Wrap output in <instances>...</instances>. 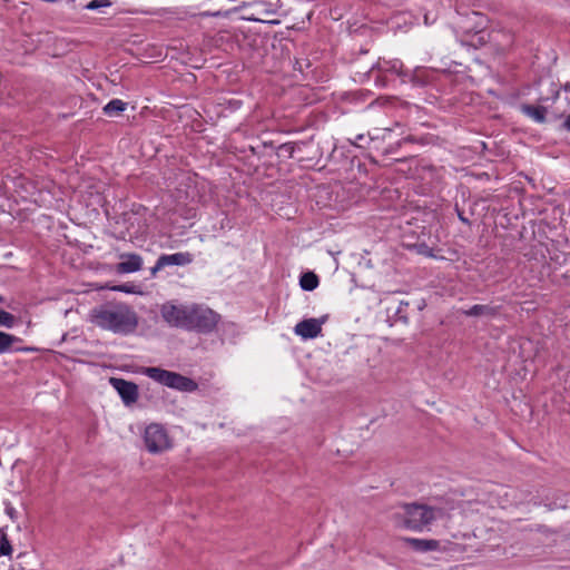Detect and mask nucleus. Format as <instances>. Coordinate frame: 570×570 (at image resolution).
Segmentation results:
<instances>
[{
    "label": "nucleus",
    "mask_w": 570,
    "mask_h": 570,
    "mask_svg": "<svg viewBox=\"0 0 570 570\" xmlns=\"http://www.w3.org/2000/svg\"><path fill=\"white\" fill-rule=\"evenodd\" d=\"M562 128L567 131H570V114L564 118Z\"/></svg>",
    "instance_id": "a878e982"
},
{
    "label": "nucleus",
    "mask_w": 570,
    "mask_h": 570,
    "mask_svg": "<svg viewBox=\"0 0 570 570\" xmlns=\"http://www.w3.org/2000/svg\"><path fill=\"white\" fill-rule=\"evenodd\" d=\"M520 110L538 124H543L547 120L548 110L543 106L523 104L520 106Z\"/></svg>",
    "instance_id": "9b49d317"
},
{
    "label": "nucleus",
    "mask_w": 570,
    "mask_h": 570,
    "mask_svg": "<svg viewBox=\"0 0 570 570\" xmlns=\"http://www.w3.org/2000/svg\"><path fill=\"white\" fill-rule=\"evenodd\" d=\"M373 138L368 135L360 134L354 139H351V142L357 147H365Z\"/></svg>",
    "instance_id": "aec40b11"
},
{
    "label": "nucleus",
    "mask_w": 570,
    "mask_h": 570,
    "mask_svg": "<svg viewBox=\"0 0 570 570\" xmlns=\"http://www.w3.org/2000/svg\"><path fill=\"white\" fill-rule=\"evenodd\" d=\"M6 512H7V514L10 517V519H12V520H13V519L16 518V510H14V508H13V507H11V505H7V508H6Z\"/></svg>",
    "instance_id": "b1692460"
},
{
    "label": "nucleus",
    "mask_w": 570,
    "mask_h": 570,
    "mask_svg": "<svg viewBox=\"0 0 570 570\" xmlns=\"http://www.w3.org/2000/svg\"><path fill=\"white\" fill-rule=\"evenodd\" d=\"M164 385L187 392H191L197 389V384L193 380L170 371L166 374Z\"/></svg>",
    "instance_id": "1a4fd4ad"
},
{
    "label": "nucleus",
    "mask_w": 570,
    "mask_h": 570,
    "mask_svg": "<svg viewBox=\"0 0 570 570\" xmlns=\"http://www.w3.org/2000/svg\"><path fill=\"white\" fill-rule=\"evenodd\" d=\"M144 441L150 453H159L171 446L166 430L157 423H153L146 428Z\"/></svg>",
    "instance_id": "39448f33"
},
{
    "label": "nucleus",
    "mask_w": 570,
    "mask_h": 570,
    "mask_svg": "<svg viewBox=\"0 0 570 570\" xmlns=\"http://www.w3.org/2000/svg\"><path fill=\"white\" fill-rule=\"evenodd\" d=\"M324 322L325 317L307 318L297 323L294 327V332L304 340L315 338L321 334Z\"/></svg>",
    "instance_id": "0eeeda50"
},
{
    "label": "nucleus",
    "mask_w": 570,
    "mask_h": 570,
    "mask_svg": "<svg viewBox=\"0 0 570 570\" xmlns=\"http://www.w3.org/2000/svg\"><path fill=\"white\" fill-rule=\"evenodd\" d=\"M443 514L444 512L440 508L417 503H405L397 507L390 514V519L397 529L422 531L438 519H441Z\"/></svg>",
    "instance_id": "f03ea898"
},
{
    "label": "nucleus",
    "mask_w": 570,
    "mask_h": 570,
    "mask_svg": "<svg viewBox=\"0 0 570 570\" xmlns=\"http://www.w3.org/2000/svg\"><path fill=\"white\" fill-rule=\"evenodd\" d=\"M564 89H566V90L570 89V85H566V86H564Z\"/></svg>",
    "instance_id": "c85d7f7f"
},
{
    "label": "nucleus",
    "mask_w": 570,
    "mask_h": 570,
    "mask_svg": "<svg viewBox=\"0 0 570 570\" xmlns=\"http://www.w3.org/2000/svg\"><path fill=\"white\" fill-rule=\"evenodd\" d=\"M127 107V104L120 99H112L105 107L104 111L108 116H117L122 112Z\"/></svg>",
    "instance_id": "dca6fc26"
},
{
    "label": "nucleus",
    "mask_w": 570,
    "mask_h": 570,
    "mask_svg": "<svg viewBox=\"0 0 570 570\" xmlns=\"http://www.w3.org/2000/svg\"><path fill=\"white\" fill-rule=\"evenodd\" d=\"M120 263L116 265V271L119 274H129L138 272L142 268V257L135 253H124L119 255Z\"/></svg>",
    "instance_id": "6e6552de"
},
{
    "label": "nucleus",
    "mask_w": 570,
    "mask_h": 570,
    "mask_svg": "<svg viewBox=\"0 0 570 570\" xmlns=\"http://www.w3.org/2000/svg\"><path fill=\"white\" fill-rule=\"evenodd\" d=\"M90 321L96 326L115 334L128 335L138 326V315L135 309L122 302H109L95 307Z\"/></svg>",
    "instance_id": "f257e3e1"
},
{
    "label": "nucleus",
    "mask_w": 570,
    "mask_h": 570,
    "mask_svg": "<svg viewBox=\"0 0 570 570\" xmlns=\"http://www.w3.org/2000/svg\"><path fill=\"white\" fill-rule=\"evenodd\" d=\"M114 291L125 292V293H131L132 291L128 288L126 285H119L112 287Z\"/></svg>",
    "instance_id": "393cba45"
},
{
    "label": "nucleus",
    "mask_w": 570,
    "mask_h": 570,
    "mask_svg": "<svg viewBox=\"0 0 570 570\" xmlns=\"http://www.w3.org/2000/svg\"><path fill=\"white\" fill-rule=\"evenodd\" d=\"M190 304L165 303L160 314L166 323L174 327L187 330L189 323Z\"/></svg>",
    "instance_id": "20e7f679"
},
{
    "label": "nucleus",
    "mask_w": 570,
    "mask_h": 570,
    "mask_svg": "<svg viewBox=\"0 0 570 570\" xmlns=\"http://www.w3.org/2000/svg\"><path fill=\"white\" fill-rule=\"evenodd\" d=\"M110 4L111 3L108 0H92L86 6V9L96 10L102 7H109Z\"/></svg>",
    "instance_id": "4be33fe9"
},
{
    "label": "nucleus",
    "mask_w": 570,
    "mask_h": 570,
    "mask_svg": "<svg viewBox=\"0 0 570 570\" xmlns=\"http://www.w3.org/2000/svg\"><path fill=\"white\" fill-rule=\"evenodd\" d=\"M255 6L262 7L261 10L257 11L256 14H252L247 17L250 21H259V22H271V23H277V20L271 19V17L275 16L276 10L272 8L271 4L266 2H257Z\"/></svg>",
    "instance_id": "f8f14e48"
},
{
    "label": "nucleus",
    "mask_w": 570,
    "mask_h": 570,
    "mask_svg": "<svg viewBox=\"0 0 570 570\" xmlns=\"http://www.w3.org/2000/svg\"><path fill=\"white\" fill-rule=\"evenodd\" d=\"M403 541L419 552L435 551L440 548V541L434 539L404 538Z\"/></svg>",
    "instance_id": "9d476101"
},
{
    "label": "nucleus",
    "mask_w": 570,
    "mask_h": 570,
    "mask_svg": "<svg viewBox=\"0 0 570 570\" xmlns=\"http://www.w3.org/2000/svg\"><path fill=\"white\" fill-rule=\"evenodd\" d=\"M299 285L304 291H313L318 285V277L312 273H304L299 278Z\"/></svg>",
    "instance_id": "2eb2a0df"
},
{
    "label": "nucleus",
    "mask_w": 570,
    "mask_h": 570,
    "mask_svg": "<svg viewBox=\"0 0 570 570\" xmlns=\"http://www.w3.org/2000/svg\"><path fill=\"white\" fill-rule=\"evenodd\" d=\"M498 312L499 309L497 306L476 304L469 309H464L462 313L466 316L493 317L498 314Z\"/></svg>",
    "instance_id": "ddd939ff"
},
{
    "label": "nucleus",
    "mask_w": 570,
    "mask_h": 570,
    "mask_svg": "<svg viewBox=\"0 0 570 570\" xmlns=\"http://www.w3.org/2000/svg\"><path fill=\"white\" fill-rule=\"evenodd\" d=\"M12 553V546L10 541L8 540L7 535H2L0 540V557L1 556H11Z\"/></svg>",
    "instance_id": "6ab92c4d"
},
{
    "label": "nucleus",
    "mask_w": 570,
    "mask_h": 570,
    "mask_svg": "<svg viewBox=\"0 0 570 570\" xmlns=\"http://www.w3.org/2000/svg\"><path fill=\"white\" fill-rule=\"evenodd\" d=\"M111 386L118 392L126 405L135 403L138 399V386L129 381L111 377Z\"/></svg>",
    "instance_id": "423d86ee"
},
{
    "label": "nucleus",
    "mask_w": 570,
    "mask_h": 570,
    "mask_svg": "<svg viewBox=\"0 0 570 570\" xmlns=\"http://www.w3.org/2000/svg\"><path fill=\"white\" fill-rule=\"evenodd\" d=\"M190 255L187 253H176L171 255H161L159 257V266H169V265H186L190 263Z\"/></svg>",
    "instance_id": "4468645a"
},
{
    "label": "nucleus",
    "mask_w": 570,
    "mask_h": 570,
    "mask_svg": "<svg viewBox=\"0 0 570 570\" xmlns=\"http://www.w3.org/2000/svg\"><path fill=\"white\" fill-rule=\"evenodd\" d=\"M168 371L166 370H163V368H159V367H146L144 370V373L155 380L156 382H159L161 384H165V381H166V374H167Z\"/></svg>",
    "instance_id": "f3484780"
},
{
    "label": "nucleus",
    "mask_w": 570,
    "mask_h": 570,
    "mask_svg": "<svg viewBox=\"0 0 570 570\" xmlns=\"http://www.w3.org/2000/svg\"><path fill=\"white\" fill-rule=\"evenodd\" d=\"M188 331H197L202 333H209L215 330L220 320L219 314L212 308L199 305L190 304Z\"/></svg>",
    "instance_id": "7ed1b4c3"
},
{
    "label": "nucleus",
    "mask_w": 570,
    "mask_h": 570,
    "mask_svg": "<svg viewBox=\"0 0 570 570\" xmlns=\"http://www.w3.org/2000/svg\"><path fill=\"white\" fill-rule=\"evenodd\" d=\"M2 301H3V298L0 296V302H2Z\"/></svg>",
    "instance_id": "c756f323"
},
{
    "label": "nucleus",
    "mask_w": 570,
    "mask_h": 570,
    "mask_svg": "<svg viewBox=\"0 0 570 570\" xmlns=\"http://www.w3.org/2000/svg\"><path fill=\"white\" fill-rule=\"evenodd\" d=\"M14 322L13 315L8 312L0 309V325L12 327Z\"/></svg>",
    "instance_id": "412c9836"
},
{
    "label": "nucleus",
    "mask_w": 570,
    "mask_h": 570,
    "mask_svg": "<svg viewBox=\"0 0 570 570\" xmlns=\"http://www.w3.org/2000/svg\"><path fill=\"white\" fill-rule=\"evenodd\" d=\"M459 218H460L463 223H468V219H466L464 216H462L461 214H459Z\"/></svg>",
    "instance_id": "cd10ccee"
},
{
    "label": "nucleus",
    "mask_w": 570,
    "mask_h": 570,
    "mask_svg": "<svg viewBox=\"0 0 570 570\" xmlns=\"http://www.w3.org/2000/svg\"><path fill=\"white\" fill-rule=\"evenodd\" d=\"M416 248H417L419 254H422L428 257H434L432 249L428 245L420 244V245H416Z\"/></svg>",
    "instance_id": "5701e85b"
},
{
    "label": "nucleus",
    "mask_w": 570,
    "mask_h": 570,
    "mask_svg": "<svg viewBox=\"0 0 570 570\" xmlns=\"http://www.w3.org/2000/svg\"><path fill=\"white\" fill-rule=\"evenodd\" d=\"M163 268H164V266H159V258H158L155 266L151 268V275H156V273Z\"/></svg>",
    "instance_id": "bb28decb"
},
{
    "label": "nucleus",
    "mask_w": 570,
    "mask_h": 570,
    "mask_svg": "<svg viewBox=\"0 0 570 570\" xmlns=\"http://www.w3.org/2000/svg\"><path fill=\"white\" fill-rule=\"evenodd\" d=\"M17 342H19L18 337L4 332H0V354L9 351L11 346Z\"/></svg>",
    "instance_id": "a211bd4d"
}]
</instances>
